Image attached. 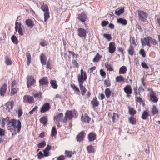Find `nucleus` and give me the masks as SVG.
Masks as SVG:
<instances>
[{"mask_svg":"<svg viewBox=\"0 0 160 160\" xmlns=\"http://www.w3.org/2000/svg\"><path fill=\"white\" fill-rule=\"evenodd\" d=\"M9 125H11L15 131L17 129V132H19L20 131L21 128V122L19 120L13 119L10 120V122L9 123Z\"/></svg>","mask_w":160,"mask_h":160,"instance_id":"nucleus-1","label":"nucleus"},{"mask_svg":"<svg viewBox=\"0 0 160 160\" xmlns=\"http://www.w3.org/2000/svg\"><path fill=\"white\" fill-rule=\"evenodd\" d=\"M66 116H67L68 119L69 120L72 119V118H76L78 116V113L75 110H73L67 111L65 113Z\"/></svg>","mask_w":160,"mask_h":160,"instance_id":"nucleus-2","label":"nucleus"},{"mask_svg":"<svg viewBox=\"0 0 160 160\" xmlns=\"http://www.w3.org/2000/svg\"><path fill=\"white\" fill-rule=\"evenodd\" d=\"M137 12L139 20L143 22L146 21L148 14L141 10H138Z\"/></svg>","mask_w":160,"mask_h":160,"instance_id":"nucleus-3","label":"nucleus"},{"mask_svg":"<svg viewBox=\"0 0 160 160\" xmlns=\"http://www.w3.org/2000/svg\"><path fill=\"white\" fill-rule=\"evenodd\" d=\"M78 35L81 38L85 39L87 36V31L83 28H80L77 30Z\"/></svg>","mask_w":160,"mask_h":160,"instance_id":"nucleus-4","label":"nucleus"},{"mask_svg":"<svg viewBox=\"0 0 160 160\" xmlns=\"http://www.w3.org/2000/svg\"><path fill=\"white\" fill-rule=\"evenodd\" d=\"M15 29L16 32L18 31L19 35L22 36L23 35L24 32L22 30V26L21 23H19L18 22H16L15 23Z\"/></svg>","mask_w":160,"mask_h":160,"instance_id":"nucleus-5","label":"nucleus"},{"mask_svg":"<svg viewBox=\"0 0 160 160\" xmlns=\"http://www.w3.org/2000/svg\"><path fill=\"white\" fill-rule=\"evenodd\" d=\"M23 102L25 103H28L29 104H32L34 102V98L32 96L26 95L23 97Z\"/></svg>","mask_w":160,"mask_h":160,"instance_id":"nucleus-6","label":"nucleus"},{"mask_svg":"<svg viewBox=\"0 0 160 160\" xmlns=\"http://www.w3.org/2000/svg\"><path fill=\"white\" fill-rule=\"evenodd\" d=\"M151 40V37L150 36L147 37L143 38V40L142 38L141 39V41L142 46L147 45L149 47L151 46L150 44V40Z\"/></svg>","mask_w":160,"mask_h":160,"instance_id":"nucleus-7","label":"nucleus"},{"mask_svg":"<svg viewBox=\"0 0 160 160\" xmlns=\"http://www.w3.org/2000/svg\"><path fill=\"white\" fill-rule=\"evenodd\" d=\"M39 86L40 88H42L44 85L49 84L48 79L47 77H44L39 80Z\"/></svg>","mask_w":160,"mask_h":160,"instance_id":"nucleus-8","label":"nucleus"},{"mask_svg":"<svg viewBox=\"0 0 160 160\" xmlns=\"http://www.w3.org/2000/svg\"><path fill=\"white\" fill-rule=\"evenodd\" d=\"M50 109V106L49 103H46L42 107L40 110V112L42 113H44L48 111Z\"/></svg>","mask_w":160,"mask_h":160,"instance_id":"nucleus-9","label":"nucleus"},{"mask_svg":"<svg viewBox=\"0 0 160 160\" xmlns=\"http://www.w3.org/2000/svg\"><path fill=\"white\" fill-rule=\"evenodd\" d=\"M85 135V132L84 131H82L77 136L76 139L77 141L79 142H81L83 140Z\"/></svg>","mask_w":160,"mask_h":160,"instance_id":"nucleus-10","label":"nucleus"},{"mask_svg":"<svg viewBox=\"0 0 160 160\" xmlns=\"http://www.w3.org/2000/svg\"><path fill=\"white\" fill-rule=\"evenodd\" d=\"M148 96L149 97V101H150L154 103L157 102H158V98L156 96L155 92L151 94H149Z\"/></svg>","mask_w":160,"mask_h":160,"instance_id":"nucleus-11","label":"nucleus"},{"mask_svg":"<svg viewBox=\"0 0 160 160\" xmlns=\"http://www.w3.org/2000/svg\"><path fill=\"white\" fill-rule=\"evenodd\" d=\"M115 44L114 42H111L109 44V52L111 54L114 52L116 50Z\"/></svg>","mask_w":160,"mask_h":160,"instance_id":"nucleus-12","label":"nucleus"},{"mask_svg":"<svg viewBox=\"0 0 160 160\" xmlns=\"http://www.w3.org/2000/svg\"><path fill=\"white\" fill-rule=\"evenodd\" d=\"M35 80L32 76L28 77L27 80V86L29 88L35 82Z\"/></svg>","mask_w":160,"mask_h":160,"instance_id":"nucleus-13","label":"nucleus"},{"mask_svg":"<svg viewBox=\"0 0 160 160\" xmlns=\"http://www.w3.org/2000/svg\"><path fill=\"white\" fill-rule=\"evenodd\" d=\"M124 91L126 93L127 97H130V95L132 93V89L130 85H127L124 88Z\"/></svg>","mask_w":160,"mask_h":160,"instance_id":"nucleus-14","label":"nucleus"},{"mask_svg":"<svg viewBox=\"0 0 160 160\" xmlns=\"http://www.w3.org/2000/svg\"><path fill=\"white\" fill-rule=\"evenodd\" d=\"M87 76L86 72H84V76L78 75V81L79 83H83L84 81L87 79Z\"/></svg>","mask_w":160,"mask_h":160,"instance_id":"nucleus-15","label":"nucleus"},{"mask_svg":"<svg viewBox=\"0 0 160 160\" xmlns=\"http://www.w3.org/2000/svg\"><path fill=\"white\" fill-rule=\"evenodd\" d=\"M89 142H92L96 139V135L95 132H90L88 136Z\"/></svg>","mask_w":160,"mask_h":160,"instance_id":"nucleus-16","label":"nucleus"},{"mask_svg":"<svg viewBox=\"0 0 160 160\" xmlns=\"http://www.w3.org/2000/svg\"><path fill=\"white\" fill-rule=\"evenodd\" d=\"M78 19L82 22L84 23L87 19V16L84 13H82L78 15Z\"/></svg>","mask_w":160,"mask_h":160,"instance_id":"nucleus-17","label":"nucleus"},{"mask_svg":"<svg viewBox=\"0 0 160 160\" xmlns=\"http://www.w3.org/2000/svg\"><path fill=\"white\" fill-rule=\"evenodd\" d=\"M7 89V85L4 84L1 87L0 89V93L1 96H3L6 93Z\"/></svg>","mask_w":160,"mask_h":160,"instance_id":"nucleus-18","label":"nucleus"},{"mask_svg":"<svg viewBox=\"0 0 160 160\" xmlns=\"http://www.w3.org/2000/svg\"><path fill=\"white\" fill-rule=\"evenodd\" d=\"M48 121V119L46 116L42 117L40 119V122L43 124L44 126L47 125Z\"/></svg>","mask_w":160,"mask_h":160,"instance_id":"nucleus-19","label":"nucleus"},{"mask_svg":"<svg viewBox=\"0 0 160 160\" xmlns=\"http://www.w3.org/2000/svg\"><path fill=\"white\" fill-rule=\"evenodd\" d=\"M25 23L28 27L31 28H32L34 25L33 22L30 19L26 20Z\"/></svg>","mask_w":160,"mask_h":160,"instance_id":"nucleus-20","label":"nucleus"},{"mask_svg":"<svg viewBox=\"0 0 160 160\" xmlns=\"http://www.w3.org/2000/svg\"><path fill=\"white\" fill-rule=\"evenodd\" d=\"M2 127H4L6 123H7L8 125H9V123L10 122L9 118V117H7L5 118H2Z\"/></svg>","mask_w":160,"mask_h":160,"instance_id":"nucleus-21","label":"nucleus"},{"mask_svg":"<svg viewBox=\"0 0 160 160\" xmlns=\"http://www.w3.org/2000/svg\"><path fill=\"white\" fill-rule=\"evenodd\" d=\"M81 119L82 121L87 122H89L91 119L87 114H85L84 116H82Z\"/></svg>","mask_w":160,"mask_h":160,"instance_id":"nucleus-22","label":"nucleus"},{"mask_svg":"<svg viewBox=\"0 0 160 160\" xmlns=\"http://www.w3.org/2000/svg\"><path fill=\"white\" fill-rule=\"evenodd\" d=\"M117 22L118 23L121 24L122 25L125 26L127 24V20L122 18H118L117 20Z\"/></svg>","mask_w":160,"mask_h":160,"instance_id":"nucleus-23","label":"nucleus"},{"mask_svg":"<svg viewBox=\"0 0 160 160\" xmlns=\"http://www.w3.org/2000/svg\"><path fill=\"white\" fill-rule=\"evenodd\" d=\"M63 116L62 113H59L56 117H54V119L55 122H59L61 120V119Z\"/></svg>","mask_w":160,"mask_h":160,"instance_id":"nucleus-24","label":"nucleus"},{"mask_svg":"<svg viewBox=\"0 0 160 160\" xmlns=\"http://www.w3.org/2000/svg\"><path fill=\"white\" fill-rule=\"evenodd\" d=\"M149 116L148 112L144 110L142 112L141 118L143 120H146Z\"/></svg>","mask_w":160,"mask_h":160,"instance_id":"nucleus-25","label":"nucleus"},{"mask_svg":"<svg viewBox=\"0 0 160 160\" xmlns=\"http://www.w3.org/2000/svg\"><path fill=\"white\" fill-rule=\"evenodd\" d=\"M124 8H122L119 9H117L115 10V14L118 16H119L122 14L124 12Z\"/></svg>","mask_w":160,"mask_h":160,"instance_id":"nucleus-26","label":"nucleus"},{"mask_svg":"<svg viewBox=\"0 0 160 160\" xmlns=\"http://www.w3.org/2000/svg\"><path fill=\"white\" fill-rule=\"evenodd\" d=\"M83 83H79V86L80 89L81 91L82 95H84L86 93L87 90L84 87H83Z\"/></svg>","mask_w":160,"mask_h":160,"instance_id":"nucleus-27","label":"nucleus"},{"mask_svg":"<svg viewBox=\"0 0 160 160\" xmlns=\"http://www.w3.org/2000/svg\"><path fill=\"white\" fill-rule=\"evenodd\" d=\"M5 105L7 107V108L12 109L14 105V102L13 101H12L10 102L6 103Z\"/></svg>","mask_w":160,"mask_h":160,"instance_id":"nucleus-28","label":"nucleus"},{"mask_svg":"<svg viewBox=\"0 0 160 160\" xmlns=\"http://www.w3.org/2000/svg\"><path fill=\"white\" fill-rule=\"evenodd\" d=\"M128 122L130 124L133 125L136 124V119L133 116H131L128 118Z\"/></svg>","mask_w":160,"mask_h":160,"instance_id":"nucleus-29","label":"nucleus"},{"mask_svg":"<svg viewBox=\"0 0 160 160\" xmlns=\"http://www.w3.org/2000/svg\"><path fill=\"white\" fill-rule=\"evenodd\" d=\"M127 68L126 66H122L120 67L119 70V73L120 74H124L127 71Z\"/></svg>","mask_w":160,"mask_h":160,"instance_id":"nucleus-30","label":"nucleus"},{"mask_svg":"<svg viewBox=\"0 0 160 160\" xmlns=\"http://www.w3.org/2000/svg\"><path fill=\"white\" fill-rule=\"evenodd\" d=\"M91 103L94 107H97L99 105V102L98 101L97 99L95 97L91 101Z\"/></svg>","mask_w":160,"mask_h":160,"instance_id":"nucleus-31","label":"nucleus"},{"mask_svg":"<svg viewBox=\"0 0 160 160\" xmlns=\"http://www.w3.org/2000/svg\"><path fill=\"white\" fill-rule=\"evenodd\" d=\"M151 112L153 115L158 114L159 112L157 107L154 105L152 106L151 109Z\"/></svg>","mask_w":160,"mask_h":160,"instance_id":"nucleus-32","label":"nucleus"},{"mask_svg":"<svg viewBox=\"0 0 160 160\" xmlns=\"http://www.w3.org/2000/svg\"><path fill=\"white\" fill-rule=\"evenodd\" d=\"M135 98V101L136 102H139L140 104H142L143 107L145 106V103L144 101L142 99L139 97H136Z\"/></svg>","mask_w":160,"mask_h":160,"instance_id":"nucleus-33","label":"nucleus"},{"mask_svg":"<svg viewBox=\"0 0 160 160\" xmlns=\"http://www.w3.org/2000/svg\"><path fill=\"white\" fill-rule=\"evenodd\" d=\"M56 81L54 80H51L50 83L51 86L53 89H57L58 87V85L56 83Z\"/></svg>","mask_w":160,"mask_h":160,"instance_id":"nucleus-34","label":"nucleus"},{"mask_svg":"<svg viewBox=\"0 0 160 160\" xmlns=\"http://www.w3.org/2000/svg\"><path fill=\"white\" fill-rule=\"evenodd\" d=\"M5 63L7 65H11L12 63L8 55H6L5 57Z\"/></svg>","mask_w":160,"mask_h":160,"instance_id":"nucleus-35","label":"nucleus"},{"mask_svg":"<svg viewBox=\"0 0 160 160\" xmlns=\"http://www.w3.org/2000/svg\"><path fill=\"white\" fill-rule=\"evenodd\" d=\"M87 151L89 153H92L94 152L93 147L92 145L88 146L87 147Z\"/></svg>","mask_w":160,"mask_h":160,"instance_id":"nucleus-36","label":"nucleus"},{"mask_svg":"<svg viewBox=\"0 0 160 160\" xmlns=\"http://www.w3.org/2000/svg\"><path fill=\"white\" fill-rule=\"evenodd\" d=\"M105 93L106 97L108 98L110 97L111 95V91L109 88H107L105 90Z\"/></svg>","mask_w":160,"mask_h":160,"instance_id":"nucleus-37","label":"nucleus"},{"mask_svg":"<svg viewBox=\"0 0 160 160\" xmlns=\"http://www.w3.org/2000/svg\"><path fill=\"white\" fill-rule=\"evenodd\" d=\"M128 52L129 54L132 55L134 52V49L133 46L131 45L128 50Z\"/></svg>","mask_w":160,"mask_h":160,"instance_id":"nucleus-38","label":"nucleus"},{"mask_svg":"<svg viewBox=\"0 0 160 160\" xmlns=\"http://www.w3.org/2000/svg\"><path fill=\"white\" fill-rule=\"evenodd\" d=\"M26 56L27 57L28 60L27 65L28 66H29L31 61V56L29 52H27L26 53Z\"/></svg>","mask_w":160,"mask_h":160,"instance_id":"nucleus-39","label":"nucleus"},{"mask_svg":"<svg viewBox=\"0 0 160 160\" xmlns=\"http://www.w3.org/2000/svg\"><path fill=\"white\" fill-rule=\"evenodd\" d=\"M105 66L107 69L108 71H112L113 70V69L111 67V64L108 62H106L105 64Z\"/></svg>","mask_w":160,"mask_h":160,"instance_id":"nucleus-40","label":"nucleus"},{"mask_svg":"<svg viewBox=\"0 0 160 160\" xmlns=\"http://www.w3.org/2000/svg\"><path fill=\"white\" fill-rule=\"evenodd\" d=\"M11 39L14 44H17L18 43V41L15 35H13L11 37Z\"/></svg>","mask_w":160,"mask_h":160,"instance_id":"nucleus-41","label":"nucleus"},{"mask_svg":"<svg viewBox=\"0 0 160 160\" xmlns=\"http://www.w3.org/2000/svg\"><path fill=\"white\" fill-rule=\"evenodd\" d=\"M57 134V131L56 129L55 126H54L52 127V131L51 136L52 137L54 136Z\"/></svg>","mask_w":160,"mask_h":160,"instance_id":"nucleus-42","label":"nucleus"},{"mask_svg":"<svg viewBox=\"0 0 160 160\" xmlns=\"http://www.w3.org/2000/svg\"><path fill=\"white\" fill-rule=\"evenodd\" d=\"M129 109V114L132 116H134L136 113V111L132 108H130V107H128Z\"/></svg>","mask_w":160,"mask_h":160,"instance_id":"nucleus-43","label":"nucleus"},{"mask_svg":"<svg viewBox=\"0 0 160 160\" xmlns=\"http://www.w3.org/2000/svg\"><path fill=\"white\" fill-rule=\"evenodd\" d=\"M101 57L98 53H97L93 60V62H98L101 58Z\"/></svg>","mask_w":160,"mask_h":160,"instance_id":"nucleus-44","label":"nucleus"},{"mask_svg":"<svg viewBox=\"0 0 160 160\" xmlns=\"http://www.w3.org/2000/svg\"><path fill=\"white\" fill-rule=\"evenodd\" d=\"M116 80L117 82H121L124 80V78L123 76L120 75L116 78Z\"/></svg>","mask_w":160,"mask_h":160,"instance_id":"nucleus-45","label":"nucleus"},{"mask_svg":"<svg viewBox=\"0 0 160 160\" xmlns=\"http://www.w3.org/2000/svg\"><path fill=\"white\" fill-rule=\"evenodd\" d=\"M46 145V144L45 141H43L42 142L38 144L37 146L39 148H42L45 146Z\"/></svg>","mask_w":160,"mask_h":160,"instance_id":"nucleus-46","label":"nucleus"},{"mask_svg":"<svg viewBox=\"0 0 160 160\" xmlns=\"http://www.w3.org/2000/svg\"><path fill=\"white\" fill-rule=\"evenodd\" d=\"M65 154L67 157H71L72 154V151L67 150L65 151Z\"/></svg>","mask_w":160,"mask_h":160,"instance_id":"nucleus-47","label":"nucleus"},{"mask_svg":"<svg viewBox=\"0 0 160 160\" xmlns=\"http://www.w3.org/2000/svg\"><path fill=\"white\" fill-rule=\"evenodd\" d=\"M103 36L108 41H110L112 39V37L110 34L105 33L103 34Z\"/></svg>","mask_w":160,"mask_h":160,"instance_id":"nucleus-48","label":"nucleus"},{"mask_svg":"<svg viewBox=\"0 0 160 160\" xmlns=\"http://www.w3.org/2000/svg\"><path fill=\"white\" fill-rule=\"evenodd\" d=\"M42 10L44 12H48V8L47 5H42L41 8Z\"/></svg>","mask_w":160,"mask_h":160,"instance_id":"nucleus-49","label":"nucleus"},{"mask_svg":"<svg viewBox=\"0 0 160 160\" xmlns=\"http://www.w3.org/2000/svg\"><path fill=\"white\" fill-rule=\"evenodd\" d=\"M49 17V12L48 11L45 12L44 14V21H47Z\"/></svg>","mask_w":160,"mask_h":160,"instance_id":"nucleus-50","label":"nucleus"},{"mask_svg":"<svg viewBox=\"0 0 160 160\" xmlns=\"http://www.w3.org/2000/svg\"><path fill=\"white\" fill-rule=\"evenodd\" d=\"M139 53L144 58L146 57V54L143 49H142L140 50Z\"/></svg>","mask_w":160,"mask_h":160,"instance_id":"nucleus-51","label":"nucleus"},{"mask_svg":"<svg viewBox=\"0 0 160 160\" xmlns=\"http://www.w3.org/2000/svg\"><path fill=\"white\" fill-rule=\"evenodd\" d=\"M104 85L107 87H109L111 85L110 81L107 80H106L104 81Z\"/></svg>","mask_w":160,"mask_h":160,"instance_id":"nucleus-52","label":"nucleus"},{"mask_svg":"<svg viewBox=\"0 0 160 160\" xmlns=\"http://www.w3.org/2000/svg\"><path fill=\"white\" fill-rule=\"evenodd\" d=\"M118 116V115L117 114H116L115 113L113 112L112 114L111 115V118H112L113 122H114L115 117L116 116Z\"/></svg>","mask_w":160,"mask_h":160,"instance_id":"nucleus-53","label":"nucleus"},{"mask_svg":"<svg viewBox=\"0 0 160 160\" xmlns=\"http://www.w3.org/2000/svg\"><path fill=\"white\" fill-rule=\"evenodd\" d=\"M37 156L38 157V158L39 159H41L42 158L44 157V155L41 151H40L38 152Z\"/></svg>","mask_w":160,"mask_h":160,"instance_id":"nucleus-54","label":"nucleus"},{"mask_svg":"<svg viewBox=\"0 0 160 160\" xmlns=\"http://www.w3.org/2000/svg\"><path fill=\"white\" fill-rule=\"evenodd\" d=\"M109 23L108 22L106 21H103L101 22V25L102 27H106Z\"/></svg>","mask_w":160,"mask_h":160,"instance_id":"nucleus-55","label":"nucleus"},{"mask_svg":"<svg viewBox=\"0 0 160 160\" xmlns=\"http://www.w3.org/2000/svg\"><path fill=\"white\" fill-rule=\"evenodd\" d=\"M38 108V106H36L32 110H31L29 112V113L30 114H33L34 112L36 111H37V110Z\"/></svg>","mask_w":160,"mask_h":160,"instance_id":"nucleus-56","label":"nucleus"},{"mask_svg":"<svg viewBox=\"0 0 160 160\" xmlns=\"http://www.w3.org/2000/svg\"><path fill=\"white\" fill-rule=\"evenodd\" d=\"M134 89V92L135 95V97H138L137 96L138 95H140V92L138 91H137V88H134L133 89Z\"/></svg>","mask_w":160,"mask_h":160,"instance_id":"nucleus-57","label":"nucleus"},{"mask_svg":"<svg viewBox=\"0 0 160 160\" xmlns=\"http://www.w3.org/2000/svg\"><path fill=\"white\" fill-rule=\"evenodd\" d=\"M141 66L142 67L145 69H148L149 67L147 65L146 63L145 62H142L141 63Z\"/></svg>","mask_w":160,"mask_h":160,"instance_id":"nucleus-58","label":"nucleus"},{"mask_svg":"<svg viewBox=\"0 0 160 160\" xmlns=\"http://www.w3.org/2000/svg\"><path fill=\"white\" fill-rule=\"evenodd\" d=\"M66 157L63 155H61L57 158V160H65Z\"/></svg>","mask_w":160,"mask_h":160,"instance_id":"nucleus-59","label":"nucleus"},{"mask_svg":"<svg viewBox=\"0 0 160 160\" xmlns=\"http://www.w3.org/2000/svg\"><path fill=\"white\" fill-rule=\"evenodd\" d=\"M150 43H151L154 45L157 44L156 41L154 39H153L151 37V40H150Z\"/></svg>","mask_w":160,"mask_h":160,"instance_id":"nucleus-60","label":"nucleus"},{"mask_svg":"<svg viewBox=\"0 0 160 160\" xmlns=\"http://www.w3.org/2000/svg\"><path fill=\"white\" fill-rule=\"evenodd\" d=\"M42 95V93L41 92H39L38 93H36L34 94V98H38L39 97H41Z\"/></svg>","mask_w":160,"mask_h":160,"instance_id":"nucleus-61","label":"nucleus"},{"mask_svg":"<svg viewBox=\"0 0 160 160\" xmlns=\"http://www.w3.org/2000/svg\"><path fill=\"white\" fill-rule=\"evenodd\" d=\"M147 90L148 91L150 92L148 93V95L155 92L153 90V89L151 88H148L147 89Z\"/></svg>","mask_w":160,"mask_h":160,"instance_id":"nucleus-62","label":"nucleus"},{"mask_svg":"<svg viewBox=\"0 0 160 160\" xmlns=\"http://www.w3.org/2000/svg\"><path fill=\"white\" fill-rule=\"evenodd\" d=\"M17 92V90L15 88H13L12 89L10 93L11 95H14Z\"/></svg>","mask_w":160,"mask_h":160,"instance_id":"nucleus-63","label":"nucleus"},{"mask_svg":"<svg viewBox=\"0 0 160 160\" xmlns=\"http://www.w3.org/2000/svg\"><path fill=\"white\" fill-rule=\"evenodd\" d=\"M18 117H20L22 115L23 113L22 110V109H19L18 110Z\"/></svg>","mask_w":160,"mask_h":160,"instance_id":"nucleus-64","label":"nucleus"}]
</instances>
